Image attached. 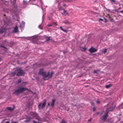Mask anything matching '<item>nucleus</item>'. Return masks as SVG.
Listing matches in <instances>:
<instances>
[{
	"label": "nucleus",
	"instance_id": "obj_11",
	"mask_svg": "<svg viewBox=\"0 0 123 123\" xmlns=\"http://www.w3.org/2000/svg\"><path fill=\"white\" fill-rule=\"evenodd\" d=\"M15 108V106H13V108H11V107H8L6 109V110H9L10 111H12L14 110Z\"/></svg>",
	"mask_w": 123,
	"mask_h": 123
},
{
	"label": "nucleus",
	"instance_id": "obj_19",
	"mask_svg": "<svg viewBox=\"0 0 123 123\" xmlns=\"http://www.w3.org/2000/svg\"><path fill=\"white\" fill-rule=\"evenodd\" d=\"M80 49L81 51H85V47H82L81 45L80 47Z\"/></svg>",
	"mask_w": 123,
	"mask_h": 123
},
{
	"label": "nucleus",
	"instance_id": "obj_35",
	"mask_svg": "<svg viewBox=\"0 0 123 123\" xmlns=\"http://www.w3.org/2000/svg\"><path fill=\"white\" fill-rule=\"evenodd\" d=\"M33 123H38V122L37 123V122L34 120L33 121Z\"/></svg>",
	"mask_w": 123,
	"mask_h": 123
},
{
	"label": "nucleus",
	"instance_id": "obj_49",
	"mask_svg": "<svg viewBox=\"0 0 123 123\" xmlns=\"http://www.w3.org/2000/svg\"><path fill=\"white\" fill-rule=\"evenodd\" d=\"M5 120H3V121H2V122H3V121H4Z\"/></svg>",
	"mask_w": 123,
	"mask_h": 123
},
{
	"label": "nucleus",
	"instance_id": "obj_43",
	"mask_svg": "<svg viewBox=\"0 0 123 123\" xmlns=\"http://www.w3.org/2000/svg\"><path fill=\"white\" fill-rule=\"evenodd\" d=\"M48 26H52V25H51V24H50V25H48Z\"/></svg>",
	"mask_w": 123,
	"mask_h": 123
},
{
	"label": "nucleus",
	"instance_id": "obj_17",
	"mask_svg": "<svg viewBox=\"0 0 123 123\" xmlns=\"http://www.w3.org/2000/svg\"><path fill=\"white\" fill-rule=\"evenodd\" d=\"M16 2V0H13V4L14 6L15 7H17V5L15 3V2Z\"/></svg>",
	"mask_w": 123,
	"mask_h": 123
},
{
	"label": "nucleus",
	"instance_id": "obj_30",
	"mask_svg": "<svg viewBox=\"0 0 123 123\" xmlns=\"http://www.w3.org/2000/svg\"><path fill=\"white\" fill-rule=\"evenodd\" d=\"M23 4L24 5H26L27 4V2L24 0L23 1Z\"/></svg>",
	"mask_w": 123,
	"mask_h": 123
},
{
	"label": "nucleus",
	"instance_id": "obj_21",
	"mask_svg": "<svg viewBox=\"0 0 123 123\" xmlns=\"http://www.w3.org/2000/svg\"><path fill=\"white\" fill-rule=\"evenodd\" d=\"M99 71V70H94L93 73L94 74H97Z\"/></svg>",
	"mask_w": 123,
	"mask_h": 123
},
{
	"label": "nucleus",
	"instance_id": "obj_27",
	"mask_svg": "<svg viewBox=\"0 0 123 123\" xmlns=\"http://www.w3.org/2000/svg\"><path fill=\"white\" fill-rule=\"evenodd\" d=\"M64 10V9L63 7H62V6L60 7L59 9V10Z\"/></svg>",
	"mask_w": 123,
	"mask_h": 123
},
{
	"label": "nucleus",
	"instance_id": "obj_26",
	"mask_svg": "<svg viewBox=\"0 0 123 123\" xmlns=\"http://www.w3.org/2000/svg\"><path fill=\"white\" fill-rule=\"evenodd\" d=\"M50 38L49 37H46V41H48L49 40Z\"/></svg>",
	"mask_w": 123,
	"mask_h": 123
},
{
	"label": "nucleus",
	"instance_id": "obj_12",
	"mask_svg": "<svg viewBox=\"0 0 123 123\" xmlns=\"http://www.w3.org/2000/svg\"><path fill=\"white\" fill-rule=\"evenodd\" d=\"M46 100H45L42 104L41 106V108L42 109H43L45 107L46 105Z\"/></svg>",
	"mask_w": 123,
	"mask_h": 123
},
{
	"label": "nucleus",
	"instance_id": "obj_34",
	"mask_svg": "<svg viewBox=\"0 0 123 123\" xmlns=\"http://www.w3.org/2000/svg\"><path fill=\"white\" fill-rule=\"evenodd\" d=\"M92 120V118H90L88 120V122H91Z\"/></svg>",
	"mask_w": 123,
	"mask_h": 123
},
{
	"label": "nucleus",
	"instance_id": "obj_8",
	"mask_svg": "<svg viewBox=\"0 0 123 123\" xmlns=\"http://www.w3.org/2000/svg\"><path fill=\"white\" fill-rule=\"evenodd\" d=\"M32 41L33 43H36L38 39L37 37H31Z\"/></svg>",
	"mask_w": 123,
	"mask_h": 123
},
{
	"label": "nucleus",
	"instance_id": "obj_7",
	"mask_svg": "<svg viewBox=\"0 0 123 123\" xmlns=\"http://www.w3.org/2000/svg\"><path fill=\"white\" fill-rule=\"evenodd\" d=\"M114 109V108L112 107H110L109 108H107L105 111H107V113L108 114L109 111H113Z\"/></svg>",
	"mask_w": 123,
	"mask_h": 123
},
{
	"label": "nucleus",
	"instance_id": "obj_18",
	"mask_svg": "<svg viewBox=\"0 0 123 123\" xmlns=\"http://www.w3.org/2000/svg\"><path fill=\"white\" fill-rule=\"evenodd\" d=\"M112 85L111 84H109L108 85H106L105 86V87L106 88L108 89L109 88L111 87L112 86Z\"/></svg>",
	"mask_w": 123,
	"mask_h": 123
},
{
	"label": "nucleus",
	"instance_id": "obj_44",
	"mask_svg": "<svg viewBox=\"0 0 123 123\" xmlns=\"http://www.w3.org/2000/svg\"><path fill=\"white\" fill-rule=\"evenodd\" d=\"M40 25H39L38 27L39 28H40L41 29H42L40 27Z\"/></svg>",
	"mask_w": 123,
	"mask_h": 123
},
{
	"label": "nucleus",
	"instance_id": "obj_28",
	"mask_svg": "<svg viewBox=\"0 0 123 123\" xmlns=\"http://www.w3.org/2000/svg\"><path fill=\"white\" fill-rule=\"evenodd\" d=\"M107 50V49H105L104 51L103 52V53L105 54Z\"/></svg>",
	"mask_w": 123,
	"mask_h": 123
},
{
	"label": "nucleus",
	"instance_id": "obj_20",
	"mask_svg": "<svg viewBox=\"0 0 123 123\" xmlns=\"http://www.w3.org/2000/svg\"><path fill=\"white\" fill-rule=\"evenodd\" d=\"M109 17V18L111 21H113V18L111 17L110 16V15H108Z\"/></svg>",
	"mask_w": 123,
	"mask_h": 123
},
{
	"label": "nucleus",
	"instance_id": "obj_23",
	"mask_svg": "<svg viewBox=\"0 0 123 123\" xmlns=\"http://www.w3.org/2000/svg\"><path fill=\"white\" fill-rule=\"evenodd\" d=\"M36 0H34V1H36ZM39 1H40V4H41V7H42V5H43V3L42 2V1H41V0H39Z\"/></svg>",
	"mask_w": 123,
	"mask_h": 123
},
{
	"label": "nucleus",
	"instance_id": "obj_22",
	"mask_svg": "<svg viewBox=\"0 0 123 123\" xmlns=\"http://www.w3.org/2000/svg\"><path fill=\"white\" fill-rule=\"evenodd\" d=\"M16 73H16V70L14 72L12 73H11V74L13 76Z\"/></svg>",
	"mask_w": 123,
	"mask_h": 123
},
{
	"label": "nucleus",
	"instance_id": "obj_53",
	"mask_svg": "<svg viewBox=\"0 0 123 123\" xmlns=\"http://www.w3.org/2000/svg\"><path fill=\"white\" fill-rule=\"evenodd\" d=\"M38 123H40V122H38Z\"/></svg>",
	"mask_w": 123,
	"mask_h": 123
},
{
	"label": "nucleus",
	"instance_id": "obj_52",
	"mask_svg": "<svg viewBox=\"0 0 123 123\" xmlns=\"http://www.w3.org/2000/svg\"><path fill=\"white\" fill-rule=\"evenodd\" d=\"M25 7H22L23 8H24Z\"/></svg>",
	"mask_w": 123,
	"mask_h": 123
},
{
	"label": "nucleus",
	"instance_id": "obj_9",
	"mask_svg": "<svg viewBox=\"0 0 123 123\" xmlns=\"http://www.w3.org/2000/svg\"><path fill=\"white\" fill-rule=\"evenodd\" d=\"M18 31V27L17 26H15L14 28V30L12 31V32L13 33L17 32Z\"/></svg>",
	"mask_w": 123,
	"mask_h": 123
},
{
	"label": "nucleus",
	"instance_id": "obj_25",
	"mask_svg": "<svg viewBox=\"0 0 123 123\" xmlns=\"http://www.w3.org/2000/svg\"><path fill=\"white\" fill-rule=\"evenodd\" d=\"M7 43V40H5L3 42V43L4 44H7L6 43Z\"/></svg>",
	"mask_w": 123,
	"mask_h": 123
},
{
	"label": "nucleus",
	"instance_id": "obj_13",
	"mask_svg": "<svg viewBox=\"0 0 123 123\" xmlns=\"http://www.w3.org/2000/svg\"><path fill=\"white\" fill-rule=\"evenodd\" d=\"M62 23L66 24L69 25L70 24V22H69L68 20H66L65 21H63Z\"/></svg>",
	"mask_w": 123,
	"mask_h": 123
},
{
	"label": "nucleus",
	"instance_id": "obj_24",
	"mask_svg": "<svg viewBox=\"0 0 123 123\" xmlns=\"http://www.w3.org/2000/svg\"><path fill=\"white\" fill-rule=\"evenodd\" d=\"M41 104L42 103H40L39 105L38 106V108L39 109H41Z\"/></svg>",
	"mask_w": 123,
	"mask_h": 123
},
{
	"label": "nucleus",
	"instance_id": "obj_46",
	"mask_svg": "<svg viewBox=\"0 0 123 123\" xmlns=\"http://www.w3.org/2000/svg\"><path fill=\"white\" fill-rule=\"evenodd\" d=\"M34 0H29V1H34Z\"/></svg>",
	"mask_w": 123,
	"mask_h": 123
},
{
	"label": "nucleus",
	"instance_id": "obj_3",
	"mask_svg": "<svg viewBox=\"0 0 123 123\" xmlns=\"http://www.w3.org/2000/svg\"><path fill=\"white\" fill-rule=\"evenodd\" d=\"M17 73V76H23L24 75V73L23 71L20 69H17L16 70Z\"/></svg>",
	"mask_w": 123,
	"mask_h": 123
},
{
	"label": "nucleus",
	"instance_id": "obj_2",
	"mask_svg": "<svg viewBox=\"0 0 123 123\" xmlns=\"http://www.w3.org/2000/svg\"><path fill=\"white\" fill-rule=\"evenodd\" d=\"M43 70L42 69H40L39 72V74L43 75L44 79L47 77H48V78L49 79L52 77L53 74V72H51L50 74L49 72H48L47 74L46 72L43 71Z\"/></svg>",
	"mask_w": 123,
	"mask_h": 123
},
{
	"label": "nucleus",
	"instance_id": "obj_29",
	"mask_svg": "<svg viewBox=\"0 0 123 123\" xmlns=\"http://www.w3.org/2000/svg\"><path fill=\"white\" fill-rule=\"evenodd\" d=\"M21 79H19L17 81V82L18 83H21Z\"/></svg>",
	"mask_w": 123,
	"mask_h": 123
},
{
	"label": "nucleus",
	"instance_id": "obj_41",
	"mask_svg": "<svg viewBox=\"0 0 123 123\" xmlns=\"http://www.w3.org/2000/svg\"><path fill=\"white\" fill-rule=\"evenodd\" d=\"M53 24H54V25H55L56 26L57 25V24L56 23L54 22V23H53Z\"/></svg>",
	"mask_w": 123,
	"mask_h": 123
},
{
	"label": "nucleus",
	"instance_id": "obj_5",
	"mask_svg": "<svg viewBox=\"0 0 123 123\" xmlns=\"http://www.w3.org/2000/svg\"><path fill=\"white\" fill-rule=\"evenodd\" d=\"M108 116V114L107 113V111H105V114L103 116L101 119V120L104 121H105L107 118Z\"/></svg>",
	"mask_w": 123,
	"mask_h": 123
},
{
	"label": "nucleus",
	"instance_id": "obj_54",
	"mask_svg": "<svg viewBox=\"0 0 123 123\" xmlns=\"http://www.w3.org/2000/svg\"><path fill=\"white\" fill-rule=\"evenodd\" d=\"M44 80H46V79H44Z\"/></svg>",
	"mask_w": 123,
	"mask_h": 123
},
{
	"label": "nucleus",
	"instance_id": "obj_42",
	"mask_svg": "<svg viewBox=\"0 0 123 123\" xmlns=\"http://www.w3.org/2000/svg\"><path fill=\"white\" fill-rule=\"evenodd\" d=\"M120 12L122 13H123V10L121 11Z\"/></svg>",
	"mask_w": 123,
	"mask_h": 123
},
{
	"label": "nucleus",
	"instance_id": "obj_33",
	"mask_svg": "<svg viewBox=\"0 0 123 123\" xmlns=\"http://www.w3.org/2000/svg\"><path fill=\"white\" fill-rule=\"evenodd\" d=\"M61 123H66L64 120H62Z\"/></svg>",
	"mask_w": 123,
	"mask_h": 123
},
{
	"label": "nucleus",
	"instance_id": "obj_14",
	"mask_svg": "<svg viewBox=\"0 0 123 123\" xmlns=\"http://www.w3.org/2000/svg\"><path fill=\"white\" fill-rule=\"evenodd\" d=\"M60 29L62 31L64 32H65L67 33L68 31V30H66L64 29L62 27V26H61L60 27Z\"/></svg>",
	"mask_w": 123,
	"mask_h": 123
},
{
	"label": "nucleus",
	"instance_id": "obj_38",
	"mask_svg": "<svg viewBox=\"0 0 123 123\" xmlns=\"http://www.w3.org/2000/svg\"><path fill=\"white\" fill-rule=\"evenodd\" d=\"M96 110V108L95 107H93V111H94Z\"/></svg>",
	"mask_w": 123,
	"mask_h": 123
},
{
	"label": "nucleus",
	"instance_id": "obj_31",
	"mask_svg": "<svg viewBox=\"0 0 123 123\" xmlns=\"http://www.w3.org/2000/svg\"><path fill=\"white\" fill-rule=\"evenodd\" d=\"M0 47H1L3 48H4L5 49H7V48L6 47H5V46H4L2 45H0Z\"/></svg>",
	"mask_w": 123,
	"mask_h": 123
},
{
	"label": "nucleus",
	"instance_id": "obj_16",
	"mask_svg": "<svg viewBox=\"0 0 123 123\" xmlns=\"http://www.w3.org/2000/svg\"><path fill=\"white\" fill-rule=\"evenodd\" d=\"M55 101V99H52V103L51 104V105L52 107H53L54 105V104Z\"/></svg>",
	"mask_w": 123,
	"mask_h": 123
},
{
	"label": "nucleus",
	"instance_id": "obj_47",
	"mask_svg": "<svg viewBox=\"0 0 123 123\" xmlns=\"http://www.w3.org/2000/svg\"><path fill=\"white\" fill-rule=\"evenodd\" d=\"M50 103H48V106H49V105H50Z\"/></svg>",
	"mask_w": 123,
	"mask_h": 123
},
{
	"label": "nucleus",
	"instance_id": "obj_15",
	"mask_svg": "<svg viewBox=\"0 0 123 123\" xmlns=\"http://www.w3.org/2000/svg\"><path fill=\"white\" fill-rule=\"evenodd\" d=\"M5 30V29L3 28H2L1 29H0V33H2Z\"/></svg>",
	"mask_w": 123,
	"mask_h": 123
},
{
	"label": "nucleus",
	"instance_id": "obj_1",
	"mask_svg": "<svg viewBox=\"0 0 123 123\" xmlns=\"http://www.w3.org/2000/svg\"><path fill=\"white\" fill-rule=\"evenodd\" d=\"M26 82H23L22 83L23 85L20 87L18 89L16 90L15 92L13 93V94H15L16 95H18L19 94L22 93L24 91L27 90L29 91V90L26 87H23V86H26Z\"/></svg>",
	"mask_w": 123,
	"mask_h": 123
},
{
	"label": "nucleus",
	"instance_id": "obj_51",
	"mask_svg": "<svg viewBox=\"0 0 123 123\" xmlns=\"http://www.w3.org/2000/svg\"><path fill=\"white\" fill-rule=\"evenodd\" d=\"M97 114H99V113L98 112H97Z\"/></svg>",
	"mask_w": 123,
	"mask_h": 123
},
{
	"label": "nucleus",
	"instance_id": "obj_4",
	"mask_svg": "<svg viewBox=\"0 0 123 123\" xmlns=\"http://www.w3.org/2000/svg\"><path fill=\"white\" fill-rule=\"evenodd\" d=\"M32 114L33 115V116L35 117L36 119L39 121H41V118L37 115V113L32 112Z\"/></svg>",
	"mask_w": 123,
	"mask_h": 123
},
{
	"label": "nucleus",
	"instance_id": "obj_32",
	"mask_svg": "<svg viewBox=\"0 0 123 123\" xmlns=\"http://www.w3.org/2000/svg\"><path fill=\"white\" fill-rule=\"evenodd\" d=\"M96 102L98 104H99L100 103V102L99 99H98L96 101Z\"/></svg>",
	"mask_w": 123,
	"mask_h": 123
},
{
	"label": "nucleus",
	"instance_id": "obj_48",
	"mask_svg": "<svg viewBox=\"0 0 123 123\" xmlns=\"http://www.w3.org/2000/svg\"><path fill=\"white\" fill-rule=\"evenodd\" d=\"M9 121H6V123H9Z\"/></svg>",
	"mask_w": 123,
	"mask_h": 123
},
{
	"label": "nucleus",
	"instance_id": "obj_6",
	"mask_svg": "<svg viewBox=\"0 0 123 123\" xmlns=\"http://www.w3.org/2000/svg\"><path fill=\"white\" fill-rule=\"evenodd\" d=\"M89 50L91 53H92L96 52L97 50V49H94L93 47H92L89 49Z\"/></svg>",
	"mask_w": 123,
	"mask_h": 123
},
{
	"label": "nucleus",
	"instance_id": "obj_50",
	"mask_svg": "<svg viewBox=\"0 0 123 123\" xmlns=\"http://www.w3.org/2000/svg\"><path fill=\"white\" fill-rule=\"evenodd\" d=\"M97 2V1L96 0L94 1V2Z\"/></svg>",
	"mask_w": 123,
	"mask_h": 123
},
{
	"label": "nucleus",
	"instance_id": "obj_45",
	"mask_svg": "<svg viewBox=\"0 0 123 123\" xmlns=\"http://www.w3.org/2000/svg\"><path fill=\"white\" fill-rule=\"evenodd\" d=\"M22 23L23 24H25V22L24 21H22Z\"/></svg>",
	"mask_w": 123,
	"mask_h": 123
},
{
	"label": "nucleus",
	"instance_id": "obj_40",
	"mask_svg": "<svg viewBox=\"0 0 123 123\" xmlns=\"http://www.w3.org/2000/svg\"><path fill=\"white\" fill-rule=\"evenodd\" d=\"M30 120H26L25 121V122H29L30 121Z\"/></svg>",
	"mask_w": 123,
	"mask_h": 123
},
{
	"label": "nucleus",
	"instance_id": "obj_37",
	"mask_svg": "<svg viewBox=\"0 0 123 123\" xmlns=\"http://www.w3.org/2000/svg\"><path fill=\"white\" fill-rule=\"evenodd\" d=\"M91 104L92 105H94V103L93 102H91Z\"/></svg>",
	"mask_w": 123,
	"mask_h": 123
},
{
	"label": "nucleus",
	"instance_id": "obj_39",
	"mask_svg": "<svg viewBox=\"0 0 123 123\" xmlns=\"http://www.w3.org/2000/svg\"><path fill=\"white\" fill-rule=\"evenodd\" d=\"M99 19L101 21H103V19L101 18H99Z\"/></svg>",
	"mask_w": 123,
	"mask_h": 123
},
{
	"label": "nucleus",
	"instance_id": "obj_10",
	"mask_svg": "<svg viewBox=\"0 0 123 123\" xmlns=\"http://www.w3.org/2000/svg\"><path fill=\"white\" fill-rule=\"evenodd\" d=\"M63 12L62 13V14L66 16V15H68V13L67 12V10H64Z\"/></svg>",
	"mask_w": 123,
	"mask_h": 123
},
{
	"label": "nucleus",
	"instance_id": "obj_36",
	"mask_svg": "<svg viewBox=\"0 0 123 123\" xmlns=\"http://www.w3.org/2000/svg\"><path fill=\"white\" fill-rule=\"evenodd\" d=\"M111 1L112 2H113L115 3V1L114 0H111Z\"/></svg>",
	"mask_w": 123,
	"mask_h": 123
}]
</instances>
